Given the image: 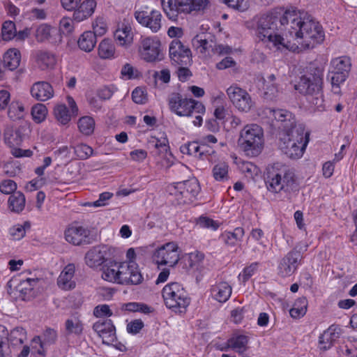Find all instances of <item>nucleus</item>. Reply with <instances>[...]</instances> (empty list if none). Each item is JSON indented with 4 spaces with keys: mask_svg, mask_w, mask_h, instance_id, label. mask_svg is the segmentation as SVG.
Masks as SVG:
<instances>
[{
    "mask_svg": "<svg viewBox=\"0 0 357 357\" xmlns=\"http://www.w3.org/2000/svg\"><path fill=\"white\" fill-rule=\"evenodd\" d=\"M245 230L243 227H236L232 231H225L220 239L228 247H235L240 245L243 241Z\"/></svg>",
    "mask_w": 357,
    "mask_h": 357,
    "instance_id": "obj_30",
    "label": "nucleus"
},
{
    "mask_svg": "<svg viewBox=\"0 0 357 357\" xmlns=\"http://www.w3.org/2000/svg\"><path fill=\"white\" fill-rule=\"evenodd\" d=\"M122 310L132 312H141L144 314H149L153 311V307L142 303L130 302L124 303L122 305Z\"/></svg>",
    "mask_w": 357,
    "mask_h": 357,
    "instance_id": "obj_48",
    "label": "nucleus"
},
{
    "mask_svg": "<svg viewBox=\"0 0 357 357\" xmlns=\"http://www.w3.org/2000/svg\"><path fill=\"white\" fill-rule=\"evenodd\" d=\"M227 94L234 106L241 112L248 113L255 105L250 95L236 84L230 86L227 89Z\"/></svg>",
    "mask_w": 357,
    "mask_h": 357,
    "instance_id": "obj_14",
    "label": "nucleus"
},
{
    "mask_svg": "<svg viewBox=\"0 0 357 357\" xmlns=\"http://www.w3.org/2000/svg\"><path fill=\"white\" fill-rule=\"evenodd\" d=\"M144 326V322L141 319H135L127 324L126 331L129 334L136 335Z\"/></svg>",
    "mask_w": 357,
    "mask_h": 357,
    "instance_id": "obj_63",
    "label": "nucleus"
},
{
    "mask_svg": "<svg viewBox=\"0 0 357 357\" xmlns=\"http://www.w3.org/2000/svg\"><path fill=\"white\" fill-rule=\"evenodd\" d=\"M164 11L172 21L179 20L178 5L176 0H161Z\"/></svg>",
    "mask_w": 357,
    "mask_h": 357,
    "instance_id": "obj_44",
    "label": "nucleus"
},
{
    "mask_svg": "<svg viewBox=\"0 0 357 357\" xmlns=\"http://www.w3.org/2000/svg\"><path fill=\"white\" fill-rule=\"evenodd\" d=\"M343 355L347 357H356L357 354V340H349L346 345L341 348Z\"/></svg>",
    "mask_w": 357,
    "mask_h": 357,
    "instance_id": "obj_62",
    "label": "nucleus"
},
{
    "mask_svg": "<svg viewBox=\"0 0 357 357\" xmlns=\"http://www.w3.org/2000/svg\"><path fill=\"white\" fill-rule=\"evenodd\" d=\"M97 51L101 59L112 60L117 57L116 46L109 38H105L100 42Z\"/></svg>",
    "mask_w": 357,
    "mask_h": 357,
    "instance_id": "obj_33",
    "label": "nucleus"
},
{
    "mask_svg": "<svg viewBox=\"0 0 357 357\" xmlns=\"http://www.w3.org/2000/svg\"><path fill=\"white\" fill-rule=\"evenodd\" d=\"M169 52L171 60L175 65L187 66L192 61L190 50L185 47L178 40L172 41Z\"/></svg>",
    "mask_w": 357,
    "mask_h": 357,
    "instance_id": "obj_18",
    "label": "nucleus"
},
{
    "mask_svg": "<svg viewBox=\"0 0 357 357\" xmlns=\"http://www.w3.org/2000/svg\"><path fill=\"white\" fill-rule=\"evenodd\" d=\"M4 142L10 147L18 146L22 142V137L20 132L8 130L4 133Z\"/></svg>",
    "mask_w": 357,
    "mask_h": 357,
    "instance_id": "obj_51",
    "label": "nucleus"
},
{
    "mask_svg": "<svg viewBox=\"0 0 357 357\" xmlns=\"http://www.w3.org/2000/svg\"><path fill=\"white\" fill-rule=\"evenodd\" d=\"M96 44V38L91 31H84L79 38L78 47L86 52H91Z\"/></svg>",
    "mask_w": 357,
    "mask_h": 357,
    "instance_id": "obj_42",
    "label": "nucleus"
},
{
    "mask_svg": "<svg viewBox=\"0 0 357 357\" xmlns=\"http://www.w3.org/2000/svg\"><path fill=\"white\" fill-rule=\"evenodd\" d=\"M89 230L81 225H72L65 231L66 240L75 245L89 242Z\"/></svg>",
    "mask_w": 357,
    "mask_h": 357,
    "instance_id": "obj_21",
    "label": "nucleus"
},
{
    "mask_svg": "<svg viewBox=\"0 0 357 357\" xmlns=\"http://www.w3.org/2000/svg\"><path fill=\"white\" fill-rule=\"evenodd\" d=\"M213 176L218 181H225L228 179V165L225 162H220L213 168Z\"/></svg>",
    "mask_w": 357,
    "mask_h": 357,
    "instance_id": "obj_53",
    "label": "nucleus"
},
{
    "mask_svg": "<svg viewBox=\"0 0 357 357\" xmlns=\"http://www.w3.org/2000/svg\"><path fill=\"white\" fill-rule=\"evenodd\" d=\"M47 109L43 104L38 103L32 107L31 115L35 122H43L47 116Z\"/></svg>",
    "mask_w": 357,
    "mask_h": 357,
    "instance_id": "obj_54",
    "label": "nucleus"
},
{
    "mask_svg": "<svg viewBox=\"0 0 357 357\" xmlns=\"http://www.w3.org/2000/svg\"><path fill=\"white\" fill-rule=\"evenodd\" d=\"M264 96L266 98L273 100L281 92L280 84L277 82L274 75H268L264 82Z\"/></svg>",
    "mask_w": 357,
    "mask_h": 357,
    "instance_id": "obj_36",
    "label": "nucleus"
},
{
    "mask_svg": "<svg viewBox=\"0 0 357 357\" xmlns=\"http://www.w3.org/2000/svg\"><path fill=\"white\" fill-rule=\"evenodd\" d=\"M25 203V197L21 192H14L8 199V208L15 213H21L24 209Z\"/></svg>",
    "mask_w": 357,
    "mask_h": 357,
    "instance_id": "obj_40",
    "label": "nucleus"
},
{
    "mask_svg": "<svg viewBox=\"0 0 357 357\" xmlns=\"http://www.w3.org/2000/svg\"><path fill=\"white\" fill-rule=\"evenodd\" d=\"M120 284H139L143 281V276L138 264L135 261L121 262Z\"/></svg>",
    "mask_w": 357,
    "mask_h": 357,
    "instance_id": "obj_17",
    "label": "nucleus"
},
{
    "mask_svg": "<svg viewBox=\"0 0 357 357\" xmlns=\"http://www.w3.org/2000/svg\"><path fill=\"white\" fill-rule=\"evenodd\" d=\"M113 194L109 192H104L100 194L98 200L93 202H86L84 204L86 206L101 207L108 204V201L112 197Z\"/></svg>",
    "mask_w": 357,
    "mask_h": 357,
    "instance_id": "obj_58",
    "label": "nucleus"
},
{
    "mask_svg": "<svg viewBox=\"0 0 357 357\" xmlns=\"http://www.w3.org/2000/svg\"><path fill=\"white\" fill-rule=\"evenodd\" d=\"M57 338V332L54 329L47 328L43 334V340L40 337H35L32 340L31 347L33 349H37V353L40 355L44 354L43 348L45 346L54 344Z\"/></svg>",
    "mask_w": 357,
    "mask_h": 357,
    "instance_id": "obj_26",
    "label": "nucleus"
},
{
    "mask_svg": "<svg viewBox=\"0 0 357 357\" xmlns=\"http://www.w3.org/2000/svg\"><path fill=\"white\" fill-rule=\"evenodd\" d=\"M75 273V264H68L66 265L57 278L56 284L59 288L63 291H70L75 289L76 287Z\"/></svg>",
    "mask_w": 357,
    "mask_h": 357,
    "instance_id": "obj_24",
    "label": "nucleus"
},
{
    "mask_svg": "<svg viewBox=\"0 0 357 357\" xmlns=\"http://www.w3.org/2000/svg\"><path fill=\"white\" fill-rule=\"evenodd\" d=\"M75 153L78 158L85 160L89 158L93 152V149L85 144H79L73 147Z\"/></svg>",
    "mask_w": 357,
    "mask_h": 357,
    "instance_id": "obj_55",
    "label": "nucleus"
},
{
    "mask_svg": "<svg viewBox=\"0 0 357 357\" xmlns=\"http://www.w3.org/2000/svg\"><path fill=\"white\" fill-rule=\"evenodd\" d=\"M93 329L103 344L112 345L116 342V328L111 320H99L93 325Z\"/></svg>",
    "mask_w": 357,
    "mask_h": 357,
    "instance_id": "obj_19",
    "label": "nucleus"
},
{
    "mask_svg": "<svg viewBox=\"0 0 357 357\" xmlns=\"http://www.w3.org/2000/svg\"><path fill=\"white\" fill-rule=\"evenodd\" d=\"M296 188L294 174L290 170H282L269 176L267 182L268 190L273 193L282 191L289 192Z\"/></svg>",
    "mask_w": 357,
    "mask_h": 357,
    "instance_id": "obj_10",
    "label": "nucleus"
},
{
    "mask_svg": "<svg viewBox=\"0 0 357 357\" xmlns=\"http://www.w3.org/2000/svg\"><path fill=\"white\" fill-rule=\"evenodd\" d=\"M258 22H313L311 15L294 6H278L260 13Z\"/></svg>",
    "mask_w": 357,
    "mask_h": 357,
    "instance_id": "obj_4",
    "label": "nucleus"
},
{
    "mask_svg": "<svg viewBox=\"0 0 357 357\" xmlns=\"http://www.w3.org/2000/svg\"><path fill=\"white\" fill-rule=\"evenodd\" d=\"M29 34L30 31L27 29L17 31L15 24H2L1 35L3 40L9 41L13 38L24 40Z\"/></svg>",
    "mask_w": 357,
    "mask_h": 357,
    "instance_id": "obj_29",
    "label": "nucleus"
},
{
    "mask_svg": "<svg viewBox=\"0 0 357 357\" xmlns=\"http://www.w3.org/2000/svg\"><path fill=\"white\" fill-rule=\"evenodd\" d=\"M162 297L167 307L174 312H182L190 303L185 289L178 282H171L162 289Z\"/></svg>",
    "mask_w": 357,
    "mask_h": 357,
    "instance_id": "obj_8",
    "label": "nucleus"
},
{
    "mask_svg": "<svg viewBox=\"0 0 357 357\" xmlns=\"http://www.w3.org/2000/svg\"><path fill=\"white\" fill-rule=\"evenodd\" d=\"M350 66V61L346 57H338L331 61L328 77L333 88H338L346 80Z\"/></svg>",
    "mask_w": 357,
    "mask_h": 357,
    "instance_id": "obj_15",
    "label": "nucleus"
},
{
    "mask_svg": "<svg viewBox=\"0 0 357 357\" xmlns=\"http://www.w3.org/2000/svg\"><path fill=\"white\" fill-rule=\"evenodd\" d=\"M121 262L110 261L102 268V278L107 282L120 284Z\"/></svg>",
    "mask_w": 357,
    "mask_h": 357,
    "instance_id": "obj_28",
    "label": "nucleus"
},
{
    "mask_svg": "<svg viewBox=\"0 0 357 357\" xmlns=\"http://www.w3.org/2000/svg\"><path fill=\"white\" fill-rule=\"evenodd\" d=\"M258 266V263L255 262L244 268L238 275L239 280L244 283L247 282L257 272Z\"/></svg>",
    "mask_w": 357,
    "mask_h": 357,
    "instance_id": "obj_56",
    "label": "nucleus"
},
{
    "mask_svg": "<svg viewBox=\"0 0 357 357\" xmlns=\"http://www.w3.org/2000/svg\"><path fill=\"white\" fill-rule=\"evenodd\" d=\"M109 248L101 245L90 249L85 255L86 264L90 268L101 266L108 257Z\"/></svg>",
    "mask_w": 357,
    "mask_h": 357,
    "instance_id": "obj_22",
    "label": "nucleus"
},
{
    "mask_svg": "<svg viewBox=\"0 0 357 357\" xmlns=\"http://www.w3.org/2000/svg\"><path fill=\"white\" fill-rule=\"evenodd\" d=\"M21 54L16 48L9 49L3 55V66L10 70L16 69L20 63Z\"/></svg>",
    "mask_w": 357,
    "mask_h": 357,
    "instance_id": "obj_38",
    "label": "nucleus"
},
{
    "mask_svg": "<svg viewBox=\"0 0 357 357\" xmlns=\"http://www.w3.org/2000/svg\"><path fill=\"white\" fill-rule=\"evenodd\" d=\"M135 34V30L130 24H117L114 38L119 47L128 49L133 44Z\"/></svg>",
    "mask_w": 357,
    "mask_h": 357,
    "instance_id": "obj_20",
    "label": "nucleus"
},
{
    "mask_svg": "<svg viewBox=\"0 0 357 357\" xmlns=\"http://www.w3.org/2000/svg\"><path fill=\"white\" fill-rule=\"evenodd\" d=\"M57 29L50 26L48 24H40L36 32V37L38 41L51 40L52 43H56V34Z\"/></svg>",
    "mask_w": 357,
    "mask_h": 357,
    "instance_id": "obj_37",
    "label": "nucleus"
},
{
    "mask_svg": "<svg viewBox=\"0 0 357 357\" xmlns=\"http://www.w3.org/2000/svg\"><path fill=\"white\" fill-rule=\"evenodd\" d=\"M223 2L229 7L238 10L239 11H245L249 7L248 0H222Z\"/></svg>",
    "mask_w": 357,
    "mask_h": 357,
    "instance_id": "obj_61",
    "label": "nucleus"
},
{
    "mask_svg": "<svg viewBox=\"0 0 357 357\" xmlns=\"http://www.w3.org/2000/svg\"><path fill=\"white\" fill-rule=\"evenodd\" d=\"M272 24H257L256 34L270 48L280 52H300L321 43L325 33L321 24H281L282 34L276 33Z\"/></svg>",
    "mask_w": 357,
    "mask_h": 357,
    "instance_id": "obj_1",
    "label": "nucleus"
},
{
    "mask_svg": "<svg viewBox=\"0 0 357 357\" xmlns=\"http://www.w3.org/2000/svg\"><path fill=\"white\" fill-rule=\"evenodd\" d=\"M54 116L56 120L62 125L67 124L71 119L68 109L65 105H58L55 107Z\"/></svg>",
    "mask_w": 357,
    "mask_h": 357,
    "instance_id": "obj_52",
    "label": "nucleus"
},
{
    "mask_svg": "<svg viewBox=\"0 0 357 357\" xmlns=\"http://www.w3.org/2000/svg\"><path fill=\"white\" fill-rule=\"evenodd\" d=\"M121 74L126 79H133L140 76L139 70L130 63H126L122 67Z\"/></svg>",
    "mask_w": 357,
    "mask_h": 357,
    "instance_id": "obj_57",
    "label": "nucleus"
},
{
    "mask_svg": "<svg viewBox=\"0 0 357 357\" xmlns=\"http://www.w3.org/2000/svg\"><path fill=\"white\" fill-rule=\"evenodd\" d=\"M8 107V116L11 120L16 121L24 118L25 109L22 102L13 100Z\"/></svg>",
    "mask_w": 357,
    "mask_h": 357,
    "instance_id": "obj_45",
    "label": "nucleus"
},
{
    "mask_svg": "<svg viewBox=\"0 0 357 357\" xmlns=\"http://www.w3.org/2000/svg\"><path fill=\"white\" fill-rule=\"evenodd\" d=\"M336 330V327L331 326L319 336V348L320 350L326 351L333 346L334 342L339 337Z\"/></svg>",
    "mask_w": 357,
    "mask_h": 357,
    "instance_id": "obj_35",
    "label": "nucleus"
},
{
    "mask_svg": "<svg viewBox=\"0 0 357 357\" xmlns=\"http://www.w3.org/2000/svg\"><path fill=\"white\" fill-rule=\"evenodd\" d=\"M8 341V332L6 328L0 325V357L9 356L10 351Z\"/></svg>",
    "mask_w": 357,
    "mask_h": 357,
    "instance_id": "obj_50",
    "label": "nucleus"
},
{
    "mask_svg": "<svg viewBox=\"0 0 357 357\" xmlns=\"http://www.w3.org/2000/svg\"><path fill=\"white\" fill-rule=\"evenodd\" d=\"M172 112L179 116H191L193 113H205V106L197 100L183 98L178 93H173L169 98Z\"/></svg>",
    "mask_w": 357,
    "mask_h": 357,
    "instance_id": "obj_9",
    "label": "nucleus"
},
{
    "mask_svg": "<svg viewBox=\"0 0 357 357\" xmlns=\"http://www.w3.org/2000/svg\"><path fill=\"white\" fill-rule=\"evenodd\" d=\"M56 28L57 29V33H55L56 42L61 41L63 36L69 35L74 30L73 24H59V26Z\"/></svg>",
    "mask_w": 357,
    "mask_h": 357,
    "instance_id": "obj_60",
    "label": "nucleus"
},
{
    "mask_svg": "<svg viewBox=\"0 0 357 357\" xmlns=\"http://www.w3.org/2000/svg\"><path fill=\"white\" fill-rule=\"evenodd\" d=\"M31 227L29 222H24L22 224H16L11 227L9 229V234L12 238L19 241L24 237L26 232Z\"/></svg>",
    "mask_w": 357,
    "mask_h": 357,
    "instance_id": "obj_49",
    "label": "nucleus"
},
{
    "mask_svg": "<svg viewBox=\"0 0 357 357\" xmlns=\"http://www.w3.org/2000/svg\"><path fill=\"white\" fill-rule=\"evenodd\" d=\"M307 301L305 298L297 299L292 308L289 310L291 317L294 319H299L303 317L307 312Z\"/></svg>",
    "mask_w": 357,
    "mask_h": 357,
    "instance_id": "obj_46",
    "label": "nucleus"
},
{
    "mask_svg": "<svg viewBox=\"0 0 357 357\" xmlns=\"http://www.w3.org/2000/svg\"><path fill=\"white\" fill-rule=\"evenodd\" d=\"M31 95L38 101H46L54 96V89L52 85L44 81L35 82L31 87Z\"/></svg>",
    "mask_w": 357,
    "mask_h": 357,
    "instance_id": "obj_25",
    "label": "nucleus"
},
{
    "mask_svg": "<svg viewBox=\"0 0 357 357\" xmlns=\"http://www.w3.org/2000/svg\"><path fill=\"white\" fill-rule=\"evenodd\" d=\"M158 266L174 267L180 259L179 248L174 242H169L158 248L153 254Z\"/></svg>",
    "mask_w": 357,
    "mask_h": 357,
    "instance_id": "obj_13",
    "label": "nucleus"
},
{
    "mask_svg": "<svg viewBox=\"0 0 357 357\" xmlns=\"http://www.w3.org/2000/svg\"><path fill=\"white\" fill-rule=\"evenodd\" d=\"M303 257L301 252L293 249L279 261L278 273L281 277H289L298 268Z\"/></svg>",
    "mask_w": 357,
    "mask_h": 357,
    "instance_id": "obj_16",
    "label": "nucleus"
},
{
    "mask_svg": "<svg viewBox=\"0 0 357 357\" xmlns=\"http://www.w3.org/2000/svg\"><path fill=\"white\" fill-rule=\"evenodd\" d=\"M84 324L80 315L73 314L64 323L65 333L68 336L80 337L84 332Z\"/></svg>",
    "mask_w": 357,
    "mask_h": 357,
    "instance_id": "obj_27",
    "label": "nucleus"
},
{
    "mask_svg": "<svg viewBox=\"0 0 357 357\" xmlns=\"http://www.w3.org/2000/svg\"><path fill=\"white\" fill-rule=\"evenodd\" d=\"M77 126L80 132L84 135H91L95 129V121L89 116L81 117L78 122Z\"/></svg>",
    "mask_w": 357,
    "mask_h": 357,
    "instance_id": "obj_47",
    "label": "nucleus"
},
{
    "mask_svg": "<svg viewBox=\"0 0 357 357\" xmlns=\"http://www.w3.org/2000/svg\"><path fill=\"white\" fill-rule=\"evenodd\" d=\"M192 45L199 56L205 59L231 52L229 46L217 44L214 36L209 33H200L196 35L192 40Z\"/></svg>",
    "mask_w": 357,
    "mask_h": 357,
    "instance_id": "obj_6",
    "label": "nucleus"
},
{
    "mask_svg": "<svg viewBox=\"0 0 357 357\" xmlns=\"http://www.w3.org/2000/svg\"><path fill=\"white\" fill-rule=\"evenodd\" d=\"M324 70L321 68H310L300 77L294 89L299 93L307 96L308 101L315 109H324V98L322 92Z\"/></svg>",
    "mask_w": 357,
    "mask_h": 357,
    "instance_id": "obj_2",
    "label": "nucleus"
},
{
    "mask_svg": "<svg viewBox=\"0 0 357 357\" xmlns=\"http://www.w3.org/2000/svg\"><path fill=\"white\" fill-rule=\"evenodd\" d=\"M135 16L138 22H160L162 19V15L159 10H150L148 8L136 11Z\"/></svg>",
    "mask_w": 357,
    "mask_h": 357,
    "instance_id": "obj_39",
    "label": "nucleus"
},
{
    "mask_svg": "<svg viewBox=\"0 0 357 357\" xmlns=\"http://www.w3.org/2000/svg\"><path fill=\"white\" fill-rule=\"evenodd\" d=\"M309 141L310 132L303 125L298 124L284 132L280 146L289 158L298 159L303 155Z\"/></svg>",
    "mask_w": 357,
    "mask_h": 357,
    "instance_id": "obj_3",
    "label": "nucleus"
},
{
    "mask_svg": "<svg viewBox=\"0 0 357 357\" xmlns=\"http://www.w3.org/2000/svg\"><path fill=\"white\" fill-rule=\"evenodd\" d=\"M259 115L261 118L267 119L273 125L282 128L284 132L297 126L292 114L286 109L266 107Z\"/></svg>",
    "mask_w": 357,
    "mask_h": 357,
    "instance_id": "obj_11",
    "label": "nucleus"
},
{
    "mask_svg": "<svg viewBox=\"0 0 357 357\" xmlns=\"http://www.w3.org/2000/svg\"><path fill=\"white\" fill-rule=\"evenodd\" d=\"M200 144L196 142H190L181 146L183 154L191 155L199 158Z\"/></svg>",
    "mask_w": 357,
    "mask_h": 357,
    "instance_id": "obj_59",
    "label": "nucleus"
},
{
    "mask_svg": "<svg viewBox=\"0 0 357 357\" xmlns=\"http://www.w3.org/2000/svg\"><path fill=\"white\" fill-rule=\"evenodd\" d=\"M43 282L39 278H27L22 280L17 285L18 291L24 295H31V291L37 286H40Z\"/></svg>",
    "mask_w": 357,
    "mask_h": 357,
    "instance_id": "obj_43",
    "label": "nucleus"
},
{
    "mask_svg": "<svg viewBox=\"0 0 357 357\" xmlns=\"http://www.w3.org/2000/svg\"><path fill=\"white\" fill-rule=\"evenodd\" d=\"M96 7V1L95 0H85L79 6L76 8L73 13V18L77 22L86 20L91 16L94 13Z\"/></svg>",
    "mask_w": 357,
    "mask_h": 357,
    "instance_id": "obj_31",
    "label": "nucleus"
},
{
    "mask_svg": "<svg viewBox=\"0 0 357 357\" xmlns=\"http://www.w3.org/2000/svg\"><path fill=\"white\" fill-rule=\"evenodd\" d=\"M167 191L178 204H189L197 198L200 186L197 180L192 178L172 183L168 185Z\"/></svg>",
    "mask_w": 357,
    "mask_h": 357,
    "instance_id": "obj_7",
    "label": "nucleus"
},
{
    "mask_svg": "<svg viewBox=\"0 0 357 357\" xmlns=\"http://www.w3.org/2000/svg\"><path fill=\"white\" fill-rule=\"evenodd\" d=\"M162 51L161 41L156 36L142 38L138 48L140 59L148 63L160 60Z\"/></svg>",
    "mask_w": 357,
    "mask_h": 357,
    "instance_id": "obj_12",
    "label": "nucleus"
},
{
    "mask_svg": "<svg viewBox=\"0 0 357 357\" xmlns=\"http://www.w3.org/2000/svg\"><path fill=\"white\" fill-rule=\"evenodd\" d=\"M35 66L40 70L47 71L54 68L57 59L56 55L47 50H37L33 54Z\"/></svg>",
    "mask_w": 357,
    "mask_h": 357,
    "instance_id": "obj_23",
    "label": "nucleus"
},
{
    "mask_svg": "<svg viewBox=\"0 0 357 357\" xmlns=\"http://www.w3.org/2000/svg\"><path fill=\"white\" fill-rule=\"evenodd\" d=\"M248 336L243 334H238L233 335L228 340V347L234 350L235 351L243 354L247 350V345L248 344Z\"/></svg>",
    "mask_w": 357,
    "mask_h": 357,
    "instance_id": "obj_41",
    "label": "nucleus"
},
{
    "mask_svg": "<svg viewBox=\"0 0 357 357\" xmlns=\"http://www.w3.org/2000/svg\"><path fill=\"white\" fill-rule=\"evenodd\" d=\"M16 189L17 184L13 180H3L0 183V191L3 194L10 195L11 193H14Z\"/></svg>",
    "mask_w": 357,
    "mask_h": 357,
    "instance_id": "obj_64",
    "label": "nucleus"
},
{
    "mask_svg": "<svg viewBox=\"0 0 357 357\" xmlns=\"http://www.w3.org/2000/svg\"><path fill=\"white\" fill-rule=\"evenodd\" d=\"M178 5L179 14L181 13H190L192 11H199L205 9L208 0H176Z\"/></svg>",
    "mask_w": 357,
    "mask_h": 357,
    "instance_id": "obj_34",
    "label": "nucleus"
},
{
    "mask_svg": "<svg viewBox=\"0 0 357 357\" xmlns=\"http://www.w3.org/2000/svg\"><path fill=\"white\" fill-rule=\"evenodd\" d=\"M232 288L227 282H220L214 284L211 288V294L216 301L224 303L231 296Z\"/></svg>",
    "mask_w": 357,
    "mask_h": 357,
    "instance_id": "obj_32",
    "label": "nucleus"
},
{
    "mask_svg": "<svg viewBox=\"0 0 357 357\" xmlns=\"http://www.w3.org/2000/svg\"><path fill=\"white\" fill-rule=\"evenodd\" d=\"M238 142L240 148L247 155L257 156L264 146V130L257 123L247 124L240 131Z\"/></svg>",
    "mask_w": 357,
    "mask_h": 357,
    "instance_id": "obj_5",
    "label": "nucleus"
}]
</instances>
